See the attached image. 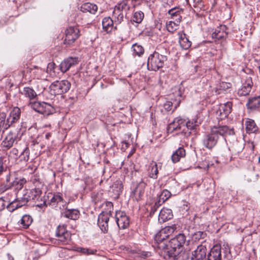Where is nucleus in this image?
Listing matches in <instances>:
<instances>
[{"instance_id": "obj_1", "label": "nucleus", "mask_w": 260, "mask_h": 260, "mask_svg": "<svg viewBox=\"0 0 260 260\" xmlns=\"http://www.w3.org/2000/svg\"><path fill=\"white\" fill-rule=\"evenodd\" d=\"M234 134V129L230 128L226 125L216 127L211 129L209 133L204 135L202 139V143L207 149L211 150L217 144L219 137L225 135H232Z\"/></svg>"}, {"instance_id": "obj_2", "label": "nucleus", "mask_w": 260, "mask_h": 260, "mask_svg": "<svg viewBox=\"0 0 260 260\" xmlns=\"http://www.w3.org/2000/svg\"><path fill=\"white\" fill-rule=\"evenodd\" d=\"M169 52L165 47L159 46L154 52L150 55L147 60V67L149 70L157 71L162 68L168 59Z\"/></svg>"}, {"instance_id": "obj_3", "label": "nucleus", "mask_w": 260, "mask_h": 260, "mask_svg": "<svg viewBox=\"0 0 260 260\" xmlns=\"http://www.w3.org/2000/svg\"><path fill=\"white\" fill-rule=\"evenodd\" d=\"M43 200V203L36 204V206L42 208L50 206L52 208H55L58 204L63 203V199L60 193L48 192L46 196H44Z\"/></svg>"}, {"instance_id": "obj_4", "label": "nucleus", "mask_w": 260, "mask_h": 260, "mask_svg": "<svg viewBox=\"0 0 260 260\" xmlns=\"http://www.w3.org/2000/svg\"><path fill=\"white\" fill-rule=\"evenodd\" d=\"M64 33L65 37L63 43L67 47L72 46L81 35L78 26L67 27L65 30Z\"/></svg>"}, {"instance_id": "obj_5", "label": "nucleus", "mask_w": 260, "mask_h": 260, "mask_svg": "<svg viewBox=\"0 0 260 260\" xmlns=\"http://www.w3.org/2000/svg\"><path fill=\"white\" fill-rule=\"evenodd\" d=\"M156 248V252L159 255L160 257L165 260H173L176 251L169 246V243L166 242H159L156 245H154Z\"/></svg>"}, {"instance_id": "obj_6", "label": "nucleus", "mask_w": 260, "mask_h": 260, "mask_svg": "<svg viewBox=\"0 0 260 260\" xmlns=\"http://www.w3.org/2000/svg\"><path fill=\"white\" fill-rule=\"evenodd\" d=\"M29 106L35 111L44 116H48L55 112L54 107L46 102H30Z\"/></svg>"}, {"instance_id": "obj_7", "label": "nucleus", "mask_w": 260, "mask_h": 260, "mask_svg": "<svg viewBox=\"0 0 260 260\" xmlns=\"http://www.w3.org/2000/svg\"><path fill=\"white\" fill-rule=\"evenodd\" d=\"M56 240L58 244L62 245L69 244L71 241V233L67 230L65 225H59L56 230Z\"/></svg>"}, {"instance_id": "obj_8", "label": "nucleus", "mask_w": 260, "mask_h": 260, "mask_svg": "<svg viewBox=\"0 0 260 260\" xmlns=\"http://www.w3.org/2000/svg\"><path fill=\"white\" fill-rule=\"evenodd\" d=\"M71 87L70 82L67 80L56 81L50 86L51 94L60 95L69 91Z\"/></svg>"}, {"instance_id": "obj_9", "label": "nucleus", "mask_w": 260, "mask_h": 260, "mask_svg": "<svg viewBox=\"0 0 260 260\" xmlns=\"http://www.w3.org/2000/svg\"><path fill=\"white\" fill-rule=\"evenodd\" d=\"M140 4V0H123L116 5L115 8L127 15L129 11H132Z\"/></svg>"}, {"instance_id": "obj_10", "label": "nucleus", "mask_w": 260, "mask_h": 260, "mask_svg": "<svg viewBox=\"0 0 260 260\" xmlns=\"http://www.w3.org/2000/svg\"><path fill=\"white\" fill-rule=\"evenodd\" d=\"M186 242V238L185 234L180 233L169 241V246L176 251L181 250L180 249L184 246Z\"/></svg>"}, {"instance_id": "obj_11", "label": "nucleus", "mask_w": 260, "mask_h": 260, "mask_svg": "<svg viewBox=\"0 0 260 260\" xmlns=\"http://www.w3.org/2000/svg\"><path fill=\"white\" fill-rule=\"evenodd\" d=\"M115 219L119 229H125L129 226V219L125 212L117 211L115 214Z\"/></svg>"}, {"instance_id": "obj_12", "label": "nucleus", "mask_w": 260, "mask_h": 260, "mask_svg": "<svg viewBox=\"0 0 260 260\" xmlns=\"http://www.w3.org/2000/svg\"><path fill=\"white\" fill-rule=\"evenodd\" d=\"M232 106L233 104L231 102L220 104L216 112L218 119L222 120L227 117L232 111Z\"/></svg>"}, {"instance_id": "obj_13", "label": "nucleus", "mask_w": 260, "mask_h": 260, "mask_svg": "<svg viewBox=\"0 0 260 260\" xmlns=\"http://www.w3.org/2000/svg\"><path fill=\"white\" fill-rule=\"evenodd\" d=\"M253 85L252 78L247 75L245 77L244 81L242 83L241 88L238 91V95L240 96H246L248 95L251 90Z\"/></svg>"}, {"instance_id": "obj_14", "label": "nucleus", "mask_w": 260, "mask_h": 260, "mask_svg": "<svg viewBox=\"0 0 260 260\" xmlns=\"http://www.w3.org/2000/svg\"><path fill=\"white\" fill-rule=\"evenodd\" d=\"M43 187H35L31 189L27 192L30 201H32L35 203L38 202V204L43 203L44 196H42V189Z\"/></svg>"}, {"instance_id": "obj_15", "label": "nucleus", "mask_w": 260, "mask_h": 260, "mask_svg": "<svg viewBox=\"0 0 260 260\" xmlns=\"http://www.w3.org/2000/svg\"><path fill=\"white\" fill-rule=\"evenodd\" d=\"M201 124L200 122L198 121L197 118H194L192 120H188L187 122L185 121V126L182 129V133L185 137H188L191 134V131H194L197 127Z\"/></svg>"}, {"instance_id": "obj_16", "label": "nucleus", "mask_w": 260, "mask_h": 260, "mask_svg": "<svg viewBox=\"0 0 260 260\" xmlns=\"http://www.w3.org/2000/svg\"><path fill=\"white\" fill-rule=\"evenodd\" d=\"M182 98L180 93L178 92L175 98H171V101H167L164 105L165 109L167 111L172 110L174 111L179 106Z\"/></svg>"}, {"instance_id": "obj_17", "label": "nucleus", "mask_w": 260, "mask_h": 260, "mask_svg": "<svg viewBox=\"0 0 260 260\" xmlns=\"http://www.w3.org/2000/svg\"><path fill=\"white\" fill-rule=\"evenodd\" d=\"M17 135L13 132H10L2 142L1 145L3 150H7L10 149L14 143L17 142Z\"/></svg>"}, {"instance_id": "obj_18", "label": "nucleus", "mask_w": 260, "mask_h": 260, "mask_svg": "<svg viewBox=\"0 0 260 260\" xmlns=\"http://www.w3.org/2000/svg\"><path fill=\"white\" fill-rule=\"evenodd\" d=\"M110 216L105 212H102L99 215L98 224L101 230L104 233L107 232L108 230V222Z\"/></svg>"}, {"instance_id": "obj_19", "label": "nucleus", "mask_w": 260, "mask_h": 260, "mask_svg": "<svg viewBox=\"0 0 260 260\" xmlns=\"http://www.w3.org/2000/svg\"><path fill=\"white\" fill-rule=\"evenodd\" d=\"M206 252V247L203 245H200L193 252L191 260H207Z\"/></svg>"}, {"instance_id": "obj_20", "label": "nucleus", "mask_w": 260, "mask_h": 260, "mask_svg": "<svg viewBox=\"0 0 260 260\" xmlns=\"http://www.w3.org/2000/svg\"><path fill=\"white\" fill-rule=\"evenodd\" d=\"M79 62L78 57H69L64 59L60 64V70L62 73H65L68 71L70 68L77 64Z\"/></svg>"}, {"instance_id": "obj_21", "label": "nucleus", "mask_w": 260, "mask_h": 260, "mask_svg": "<svg viewBox=\"0 0 260 260\" xmlns=\"http://www.w3.org/2000/svg\"><path fill=\"white\" fill-rule=\"evenodd\" d=\"M227 27L224 25L218 26L212 34V38L218 41L224 40L228 36Z\"/></svg>"}, {"instance_id": "obj_22", "label": "nucleus", "mask_w": 260, "mask_h": 260, "mask_svg": "<svg viewBox=\"0 0 260 260\" xmlns=\"http://www.w3.org/2000/svg\"><path fill=\"white\" fill-rule=\"evenodd\" d=\"M221 247L214 245L207 255V260H221Z\"/></svg>"}, {"instance_id": "obj_23", "label": "nucleus", "mask_w": 260, "mask_h": 260, "mask_svg": "<svg viewBox=\"0 0 260 260\" xmlns=\"http://www.w3.org/2000/svg\"><path fill=\"white\" fill-rule=\"evenodd\" d=\"M185 126V119L178 117L175 118L174 120L170 123L168 126V130L171 132L177 129H181Z\"/></svg>"}, {"instance_id": "obj_24", "label": "nucleus", "mask_w": 260, "mask_h": 260, "mask_svg": "<svg viewBox=\"0 0 260 260\" xmlns=\"http://www.w3.org/2000/svg\"><path fill=\"white\" fill-rule=\"evenodd\" d=\"M20 109L18 107H14L7 118V122L9 124L10 126L19 120L20 118Z\"/></svg>"}, {"instance_id": "obj_25", "label": "nucleus", "mask_w": 260, "mask_h": 260, "mask_svg": "<svg viewBox=\"0 0 260 260\" xmlns=\"http://www.w3.org/2000/svg\"><path fill=\"white\" fill-rule=\"evenodd\" d=\"M114 21L110 17H106L102 20V27L104 31L109 34L113 29H117L116 26H114Z\"/></svg>"}, {"instance_id": "obj_26", "label": "nucleus", "mask_w": 260, "mask_h": 260, "mask_svg": "<svg viewBox=\"0 0 260 260\" xmlns=\"http://www.w3.org/2000/svg\"><path fill=\"white\" fill-rule=\"evenodd\" d=\"M30 72L34 75V78H41L44 74L45 70L37 66H34L32 68H26V70L22 72L23 76H26L25 73Z\"/></svg>"}, {"instance_id": "obj_27", "label": "nucleus", "mask_w": 260, "mask_h": 260, "mask_svg": "<svg viewBox=\"0 0 260 260\" xmlns=\"http://www.w3.org/2000/svg\"><path fill=\"white\" fill-rule=\"evenodd\" d=\"M246 106L248 109L252 111L260 109V95L249 99Z\"/></svg>"}, {"instance_id": "obj_28", "label": "nucleus", "mask_w": 260, "mask_h": 260, "mask_svg": "<svg viewBox=\"0 0 260 260\" xmlns=\"http://www.w3.org/2000/svg\"><path fill=\"white\" fill-rule=\"evenodd\" d=\"M146 183L143 181H141L137 186L136 188L133 191L132 193L134 198L139 201L141 199L144 193V188L146 186Z\"/></svg>"}, {"instance_id": "obj_29", "label": "nucleus", "mask_w": 260, "mask_h": 260, "mask_svg": "<svg viewBox=\"0 0 260 260\" xmlns=\"http://www.w3.org/2000/svg\"><path fill=\"white\" fill-rule=\"evenodd\" d=\"M173 217L172 211L171 209L164 208L159 212L158 221L160 222H164L171 219Z\"/></svg>"}, {"instance_id": "obj_30", "label": "nucleus", "mask_w": 260, "mask_h": 260, "mask_svg": "<svg viewBox=\"0 0 260 260\" xmlns=\"http://www.w3.org/2000/svg\"><path fill=\"white\" fill-rule=\"evenodd\" d=\"M178 35L179 36V44L181 48L185 50L189 49L191 45V42L187 38L186 35L182 32H179Z\"/></svg>"}, {"instance_id": "obj_31", "label": "nucleus", "mask_w": 260, "mask_h": 260, "mask_svg": "<svg viewBox=\"0 0 260 260\" xmlns=\"http://www.w3.org/2000/svg\"><path fill=\"white\" fill-rule=\"evenodd\" d=\"M186 152L184 148L180 147L178 148L172 155L171 159L174 163L180 161L181 158L185 156Z\"/></svg>"}, {"instance_id": "obj_32", "label": "nucleus", "mask_w": 260, "mask_h": 260, "mask_svg": "<svg viewBox=\"0 0 260 260\" xmlns=\"http://www.w3.org/2000/svg\"><path fill=\"white\" fill-rule=\"evenodd\" d=\"M110 187L115 195L114 198H118L123 189V184L121 181L116 180Z\"/></svg>"}, {"instance_id": "obj_33", "label": "nucleus", "mask_w": 260, "mask_h": 260, "mask_svg": "<svg viewBox=\"0 0 260 260\" xmlns=\"http://www.w3.org/2000/svg\"><path fill=\"white\" fill-rule=\"evenodd\" d=\"M33 221L32 217L28 214L24 215L20 220L18 222V224L20 228L26 229H28Z\"/></svg>"}, {"instance_id": "obj_34", "label": "nucleus", "mask_w": 260, "mask_h": 260, "mask_svg": "<svg viewBox=\"0 0 260 260\" xmlns=\"http://www.w3.org/2000/svg\"><path fill=\"white\" fill-rule=\"evenodd\" d=\"M98 10V6L90 3H86L83 4L81 7V11L83 13L89 12L91 14H95Z\"/></svg>"}, {"instance_id": "obj_35", "label": "nucleus", "mask_w": 260, "mask_h": 260, "mask_svg": "<svg viewBox=\"0 0 260 260\" xmlns=\"http://www.w3.org/2000/svg\"><path fill=\"white\" fill-rule=\"evenodd\" d=\"M148 176L153 179L157 178L158 170L156 162H152L149 166L148 170Z\"/></svg>"}, {"instance_id": "obj_36", "label": "nucleus", "mask_w": 260, "mask_h": 260, "mask_svg": "<svg viewBox=\"0 0 260 260\" xmlns=\"http://www.w3.org/2000/svg\"><path fill=\"white\" fill-rule=\"evenodd\" d=\"M172 196L171 193L167 189H164L161 193L158 195L157 201L158 205H162L168 200Z\"/></svg>"}, {"instance_id": "obj_37", "label": "nucleus", "mask_w": 260, "mask_h": 260, "mask_svg": "<svg viewBox=\"0 0 260 260\" xmlns=\"http://www.w3.org/2000/svg\"><path fill=\"white\" fill-rule=\"evenodd\" d=\"M246 130L247 133H253L258 131V128L256 125L254 121L252 119H248L245 123Z\"/></svg>"}, {"instance_id": "obj_38", "label": "nucleus", "mask_w": 260, "mask_h": 260, "mask_svg": "<svg viewBox=\"0 0 260 260\" xmlns=\"http://www.w3.org/2000/svg\"><path fill=\"white\" fill-rule=\"evenodd\" d=\"M231 87V84L229 83L221 82L214 88L216 94H220L224 93L225 91Z\"/></svg>"}, {"instance_id": "obj_39", "label": "nucleus", "mask_w": 260, "mask_h": 260, "mask_svg": "<svg viewBox=\"0 0 260 260\" xmlns=\"http://www.w3.org/2000/svg\"><path fill=\"white\" fill-rule=\"evenodd\" d=\"M64 216L72 220L77 219L80 216V212L76 209H67L64 212Z\"/></svg>"}, {"instance_id": "obj_40", "label": "nucleus", "mask_w": 260, "mask_h": 260, "mask_svg": "<svg viewBox=\"0 0 260 260\" xmlns=\"http://www.w3.org/2000/svg\"><path fill=\"white\" fill-rule=\"evenodd\" d=\"M113 16L114 18L115 23H117L118 24L121 23V22L123 21L124 16L125 17H127L126 14L123 13L116 8H114L113 11Z\"/></svg>"}, {"instance_id": "obj_41", "label": "nucleus", "mask_w": 260, "mask_h": 260, "mask_svg": "<svg viewBox=\"0 0 260 260\" xmlns=\"http://www.w3.org/2000/svg\"><path fill=\"white\" fill-rule=\"evenodd\" d=\"M10 127L6 119V114L4 112L0 113V129L3 133Z\"/></svg>"}, {"instance_id": "obj_42", "label": "nucleus", "mask_w": 260, "mask_h": 260, "mask_svg": "<svg viewBox=\"0 0 260 260\" xmlns=\"http://www.w3.org/2000/svg\"><path fill=\"white\" fill-rule=\"evenodd\" d=\"M173 260H189V253L182 250H178L174 255Z\"/></svg>"}, {"instance_id": "obj_43", "label": "nucleus", "mask_w": 260, "mask_h": 260, "mask_svg": "<svg viewBox=\"0 0 260 260\" xmlns=\"http://www.w3.org/2000/svg\"><path fill=\"white\" fill-rule=\"evenodd\" d=\"M21 93L25 97L28 98L30 100L34 99L37 96L36 91L32 88L29 87L23 88Z\"/></svg>"}, {"instance_id": "obj_44", "label": "nucleus", "mask_w": 260, "mask_h": 260, "mask_svg": "<svg viewBox=\"0 0 260 260\" xmlns=\"http://www.w3.org/2000/svg\"><path fill=\"white\" fill-rule=\"evenodd\" d=\"M221 252L223 253V257L227 260H232L233 259V255L231 253V248L230 246L227 243H224L221 246Z\"/></svg>"}, {"instance_id": "obj_45", "label": "nucleus", "mask_w": 260, "mask_h": 260, "mask_svg": "<svg viewBox=\"0 0 260 260\" xmlns=\"http://www.w3.org/2000/svg\"><path fill=\"white\" fill-rule=\"evenodd\" d=\"M11 172L9 171L6 174L5 180L1 185V188L4 191L11 188L12 181H11Z\"/></svg>"}, {"instance_id": "obj_46", "label": "nucleus", "mask_w": 260, "mask_h": 260, "mask_svg": "<svg viewBox=\"0 0 260 260\" xmlns=\"http://www.w3.org/2000/svg\"><path fill=\"white\" fill-rule=\"evenodd\" d=\"M26 182L24 178H15L12 181L11 188L14 187L15 189L20 190L22 188L23 185Z\"/></svg>"}, {"instance_id": "obj_47", "label": "nucleus", "mask_w": 260, "mask_h": 260, "mask_svg": "<svg viewBox=\"0 0 260 260\" xmlns=\"http://www.w3.org/2000/svg\"><path fill=\"white\" fill-rule=\"evenodd\" d=\"M144 17V14L142 11H137L134 13L131 21L132 22H136L137 23H140L142 22Z\"/></svg>"}, {"instance_id": "obj_48", "label": "nucleus", "mask_w": 260, "mask_h": 260, "mask_svg": "<svg viewBox=\"0 0 260 260\" xmlns=\"http://www.w3.org/2000/svg\"><path fill=\"white\" fill-rule=\"evenodd\" d=\"M177 229V226L176 224H172L171 225L167 226L164 229L161 230V234H166L169 237L172 234H173L175 231Z\"/></svg>"}, {"instance_id": "obj_49", "label": "nucleus", "mask_w": 260, "mask_h": 260, "mask_svg": "<svg viewBox=\"0 0 260 260\" xmlns=\"http://www.w3.org/2000/svg\"><path fill=\"white\" fill-rule=\"evenodd\" d=\"M132 49L135 55L141 56L144 53V49L140 45L136 43L132 46Z\"/></svg>"}, {"instance_id": "obj_50", "label": "nucleus", "mask_w": 260, "mask_h": 260, "mask_svg": "<svg viewBox=\"0 0 260 260\" xmlns=\"http://www.w3.org/2000/svg\"><path fill=\"white\" fill-rule=\"evenodd\" d=\"M168 236L166 234H161V230L158 233L155 237V242L154 245H156L159 242H165L166 239L167 238Z\"/></svg>"}, {"instance_id": "obj_51", "label": "nucleus", "mask_w": 260, "mask_h": 260, "mask_svg": "<svg viewBox=\"0 0 260 260\" xmlns=\"http://www.w3.org/2000/svg\"><path fill=\"white\" fill-rule=\"evenodd\" d=\"M20 161L26 162L29 158V149L26 147L19 156Z\"/></svg>"}, {"instance_id": "obj_52", "label": "nucleus", "mask_w": 260, "mask_h": 260, "mask_svg": "<svg viewBox=\"0 0 260 260\" xmlns=\"http://www.w3.org/2000/svg\"><path fill=\"white\" fill-rule=\"evenodd\" d=\"M20 207H21V205H19L16 199L7 206V209L10 212H13Z\"/></svg>"}, {"instance_id": "obj_53", "label": "nucleus", "mask_w": 260, "mask_h": 260, "mask_svg": "<svg viewBox=\"0 0 260 260\" xmlns=\"http://www.w3.org/2000/svg\"><path fill=\"white\" fill-rule=\"evenodd\" d=\"M104 205H105L106 208H105V211L103 212H105L110 216H111L112 213L114 210L113 203L111 202L106 201L104 202Z\"/></svg>"}, {"instance_id": "obj_54", "label": "nucleus", "mask_w": 260, "mask_h": 260, "mask_svg": "<svg viewBox=\"0 0 260 260\" xmlns=\"http://www.w3.org/2000/svg\"><path fill=\"white\" fill-rule=\"evenodd\" d=\"M179 24H176L173 21H170L168 23L166 24V27L167 30L171 32H173L177 29Z\"/></svg>"}, {"instance_id": "obj_55", "label": "nucleus", "mask_w": 260, "mask_h": 260, "mask_svg": "<svg viewBox=\"0 0 260 260\" xmlns=\"http://www.w3.org/2000/svg\"><path fill=\"white\" fill-rule=\"evenodd\" d=\"M183 12L182 9L178 7H175L170 9L168 11V14L171 16V17H172L176 16V15H180L183 13Z\"/></svg>"}, {"instance_id": "obj_56", "label": "nucleus", "mask_w": 260, "mask_h": 260, "mask_svg": "<svg viewBox=\"0 0 260 260\" xmlns=\"http://www.w3.org/2000/svg\"><path fill=\"white\" fill-rule=\"evenodd\" d=\"M30 181L33 183L35 187H43L44 184L40 181L38 176L35 175L33 176L31 178Z\"/></svg>"}, {"instance_id": "obj_57", "label": "nucleus", "mask_w": 260, "mask_h": 260, "mask_svg": "<svg viewBox=\"0 0 260 260\" xmlns=\"http://www.w3.org/2000/svg\"><path fill=\"white\" fill-rule=\"evenodd\" d=\"M16 200L18 202L19 205H21V207L26 204L27 203L30 201L27 194H24L23 197L20 199L17 198Z\"/></svg>"}, {"instance_id": "obj_58", "label": "nucleus", "mask_w": 260, "mask_h": 260, "mask_svg": "<svg viewBox=\"0 0 260 260\" xmlns=\"http://www.w3.org/2000/svg\"><path fill=\"white\" fill-rule=\"evenodd\" d=\"M4 158L0 157V175L2 174L3 172L7 173V167L4 165Z\"/></svg>"}, {"instance_id": "obj_59", "label": "nucleus", "mask_w": 260, "mask_h": 260, "mask_svg": "<svg viewBox=\"0 0 260 260\" xmlns=\"http://www.w3.org/2000/svg\"><path fill=\"white\" fill-rule=\"evenodd\" d=\"M79 249V251L87 255L94 254L96 251V250H93L88 248H80Z\"/></svg>"}, {"instance_id": "obj_60", "label": "nucleus", "mask_w": 260, "mask_h": 260, "mask_svg": "<svg viewBox=\"0 0 260 260\" xmlns=\"http://www.w3.org/2000/svg\"><path fill=\"white\" fill-rule=\"evenodd\" d=\"M157 203H158V201H156L155 203V204L152 207L151 210H150V215L151 216L153 215V214L155 213V212L157 211V208L161 205H158Z\"/></svg>"}, {"instance_id": "obj_61", "label": "nucleus", "mask_w": 260, "mask_h": 260, "mask_svg": "<svg viewBox=\"0 0 260 260\" xmlns=\"http://www.w3.org/2000/svg\"><path fill=\"white\" fill-rule=\"evenodd\" d=\"M171 19H173V21L176 23L177 24H179L182 20V16L181 14L176 15L175 17H171Z\"/></svg>"}, {"instance_id": "obj_62", "label": "nucleus", "mask_w": 260, "mask_h": 260, "mask_svg": "<svg viewBox=\"0 0 260 260\" xmlns=\"http://www.w3.org/2000/svg\"><path fill=\"white\" fill-rule=\"evenodd\" d=\"M206 235V233H205L203 232L199 231L197 232L194 234V236H196V238L197 239H200V238H203L204 237V236Z\"/></svg>"}, {"instance_id": "obj_63", "label": "nucleus", "mask_w": 260, "mask_h": 260, "mask_svg": "<svg viewBox=\"0 0 260 260\" xmlns=\"http://www.w3.org/2000/svg\"><path fill=\"white\" fill-rule=\"evenodd\" d=\"M151 255V253L149 251H142L140 253V256L144 258L150 257Z\"/></svg>"}, {"instance_id": "obj_64", "label": "nucleus", "mask_w": 260, "mask_h": 260, "mask_svg": "<svg viewBox=\"0 0 260 260\" xmlns=\"http://www.w3.org/2000/svg\"><path fill=\"white\" fill-rule=\"evenodd\" d=\"M6 207L5 201L3 198H0V211L4 210Z\"/></svg>"}]
</instances>
